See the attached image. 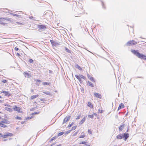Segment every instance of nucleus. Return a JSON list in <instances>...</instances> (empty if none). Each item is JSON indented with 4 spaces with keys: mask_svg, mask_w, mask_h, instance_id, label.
Listing matches in <instances>:
<instances>
[{
    "mask_svg": "<svg viewBox=\"0 0 146 146\" xmlns=\"http://www.w3.org/2000/svg\"><path fill=\"white\" fill-rule=\"evenodd\" d=\"M131 52L139 58L146 60V56L139 53L137 50H132Z\"/></svg>",
    "mask_w": 146,
    "mask_h": 146,
    "instance_id": "f257e3e1",
    "label": "nucleus"
},
{
    "mask_svg": "<svg viewBox=\"0 0 146 146\" xmlns=\"http://www.w3.org/2000/svg\"><path fill=\"white\" fill-rule=\"evenodd\" d=\"M80 79L83 78L84 80H85L86 79V78L85 76H83L82 75H80Z\"/></svg>",
    "mask_w": 146,
    "mask_h": 146,
    "instance_id": "a878e982",
    "label": "nucleus"
},
{
    "mask_svg": "<svg viewBox=\"0 0 146 146\" xmlns=\"http://www.w3.org/2000/svg\"><path fill=\"white\" fill-rule=\"evenodd\" d=\"M5 109L6 110H7L8 111H11V110H12L11 108H9L8 107H5Z\"/></svg>",
    "mask_w": 146,
    "mask_h": 146,
    "instance_id": "4be33fe9",
    "label": "nucleus"
},
{
    "mask_svg": "<svg viewBox=\"0 0 146 146\" xmlns=\"http://www.w3.org/2000/svg\"><path fill=\"white\" fill-rule=\"evenodd\" d=\"M44 98H42L41 99H40V100L41 101H44Z\"/></svg>",
    "mask_w": 146,
    "mask_h": 146,
    "instance_id": "864d4df0",
    "label": "nucleus"
},
{
    "mask_svg": "<svg viewBox=\"0 0 146 146\" xmlns=\"http://www.w3.org/2000/svg\"><path fill=\"white\" fill-rule=\"evenodd\" d=\"M87 143V142L86 141H83L81 142L80 143V144H86V143Z\"/></svg>",
    "mask_w": 146,
    "mask_h": 146,
    "instance_id": "a211bd4d",
    "label": "nucleus"
},
{
    "mask_svg": "<svg viewBox=\"0 0 146 146\" xmlns=\"http://www.w3.org/2000/svg\"><path fill=\"white\" fill-rule=\"evenodd\" d=\"M102 7L103 8H105V7H104V3L102 1Z\"/></svg>",
    "mask_w": 146,
    "mask_h": 146,
    "instance_id": "09e8293b",
    "label": "nucleus"
},
{
    "mask_svg": "<svg viewBox=\"0 0 146 146\" xmlns=\"http://www.w3.org/2000/svg\"><path fill=\"white\" fill-rule=\"evenodd\" d=\"M136 78H142V77H137Z\"/></svg>",
    "mask_w": 146,
    "mask_h": 146,
    "instance_id": "13d9d810",
    "label": "nucleus"
},
{
    "mask_svg": "<svg viewBox=\"0 0 146 146\" xmlns=\"http://www.w3.org/2000/svg\"><path fill=\"white\" fill-rule=\"evenodd\" d=\"M38 96V95L33 96H31V99H34L36 98Z\"/></svg>",
    "mask_w": 146,
    "mask_h": 146,
    "instance_id": "dca6fc26",
    "label": "nucleus"
},
{
    "mask_svg": "<svg viewBox=\"0 0 146 146\" xmlns=\"http://www.w3.org/2000/svg\"><path fill=\"white\" fill-rule=\"evenodd\" d=\"M86 116L84 117L82 119L81 121H80V123H79V124H80V125L82 124L83 123H84V122L86 120Z\"/></svg>",
    "mask_w": 146,
    "mask_h": 146,
    "instance_id": "9b49d317",
    "label": "nucleus"
},
{
    "mask_svg": "<svg viewBox=\"0 0 146 146\" xmlns=\"http://www.w3.org/2000/svg\"><path fill=\"white\" fill-rule=\"evenodd\" d=\"M33 62V60L32 59H30L29 60V62H30V63H32Z\"/></svg>",
    "mask_w": 146,
    "mask_h": 146,
    "instance_id": "4c0bfd02",
    "label": "nucleus"
},
{
    "mask_svg": "<svg viewBox=\"0 0 146 146\" xmlns=\"http://www.w3.org/2000/svg\"><path fill=\"white\" fill-rule=\"evenodd\" d=\"M2 98V97L1 96H0V98Z\"/></svg>",
    "mask_w": 146,
    "mask_h": 146,
    "instance_id": "69168bd1",
    "label": "nucleus"
},
{
    "mask_svg": "<svg viewBox=\"0 0 146 146\" xmlns=\"http://www.w3.org/2000/svg\"><path fill=\"white\" fill-rule=\"evenodd\" d=\"M88 77L90 80L92 82H95L94 78L91 76L90 75L88 74Z\"/></svg>",
    "mask_w": 146,
    "mask_h": 146,
    "instance_id": "1a4fd4ad",
    "label": "nucleus"
},
{
    "mask_svg": "<svg viewBox=\"0 0 146 146\" xmlns=\"http://www.w3.org/2000/svg\"><path fill=\"white\" fill-rule=\"evenodd\" d=\"M124 107V104H123L121 103L120 104L118 108V110H119L121 108H123Z\"/></svg>",
    "mask_w": 146,
    "mask_h": 146,
    "instance_id": "6e6552de",
    "label": "nucleus"
},
{
    "mask_svg": "<svg viewBox=\"0 0 146 146\" xmlns=\"http://www.w3.org/2000/svg\"><path fill=\"white\" fill-rule=\"evenodd\" d=\"M24 123V122H23V121H22V122H21V123H22V124H23V123Z\"/></svg>",
    "mask_w": 146,
    "mask_h": 146,
    "instance_id": "e2e57ef3",
    "label": "nucleus"
},
{
    "mask_svg": "<svg viewBox=\"0 0 146 146\" xmlns=\"http://www.w3.org/2000/svg\"><path fill=\"white\" fill-rule=\"evenodd\" d=\"M15 50L16 51H17L19 50V48L17 47H15Z\"/></svg>",
    "mask_w": 146,
    "mask_h": 146,
    "instance_id": "8fccbe9b",
    "label": "nucleus"
},
{
    "mask_svg": "<svg viewBox=\"0 0 146 146\" xmlns=\"http://www.w3.org/2000/svg\"><path fill=\"white\" fill-rule=\"evenodd\" d=\"M17 55H20L19 54V53H17Z\"/></svg>",
    "mask_w": 146,
    "mask_h": 146,
    "instance_id": "0e129e2a",
    "label": "nucleus"
},
{
    "mask_svg": "<svg viewBox=\"0 0 146 146\" xmlns=\"http://www.w3.org/2000/svg\"><path fill=\"white\" fill-rule=\"evenodd\" d=\"M88 133L89 134H92V132L91 130L90 129H88Z\"/></svg>",
    "mask_w": 146,
    "mask_h": 146,
    "instance_id": "a19ab883",
    "label": "nucleus"
},
{
    "mask_svg": "<svg viewBox=\"0 0 146 146\" xmlns=\"http://www.w3.org/2000/svg\"><path fill=\"white\" fill-rule=\"evenodd\" d=\"M24 75L25 77H26V76L27 75L28 76H29V74L27 73L24 72Z\"/></svg>",
    "mask_w": 146,
    "mask_h": 146,
    "instance_id": "f704fd0d",
    "label": "nucleus"
},
{
    "mask_svg": "<svg viewBox=\"0 0 146 146\" xmlns=\"http://www.w3.org/2000/svg\"><path fill=\"white\" fill-rule=\"evenodd\" d=\"M41 81L40 80H36V82H41Z\"/></svg>",
    "mask_w": 146,
    "mask_h": 146,
    "instance_id": "603ef678",
    "label": "nucleus"
},
{
    "mask_svg": "<svg viewBox=\"0 0 146 146\" xmlns=\"http://www.w3.org/2000/svg\"><path fill=\"white\" fill-rule=\"evenodd\" d=\"M50 42L52 45L56 46L60 44V43H58L53 40H50Z\"/></svg>",
    "mask_w": 146,
    "mask_h": 146,
    "instance_id": "39448f33",
    "label": "nucleus"
},
{
    "mask_svg": "<svg viewBox=\"0 0 146 146\" xmlns=\"http://www.w3.org/2000/svg\"><path fill=\"white\" fill-rule=\"evenodd\" d=\"M2 123H1V124H0V127H7V126L5 125L4 124Z\"/></svg>",
    "mask_w": 146,
    "mask_h": 146,
    "instance_id": "aec40b11",
    "label": "nucleus"
},
{
    "mask_svg": "<svg viewBox=\"0 0 146 146\" xmlns=\"http://www.w3.org/2000/svg\"><path fill=\"white\" fill-rule=\"evenodd\" d=\"M93 114L94 115H97V114L96 113H94Z\"/></svg>",
    "mask_w": 146,
    "mask_h": 146,
    "instance_id": "052dcab7",
    "label": "nucleus"
},
{
    "mask_svg": "<svg viewBox=\"0 0 146 146\" xmlns=\"http://www.w3.org/2000/svg\"><path fill=\"white\" fill-rule=\"evenodd\" d=\"M1 137H3V138H6L7 137V136L6 135V134L5 135H2V134L1 135Z\"/></svg>",
    "mask_w": 146,
    "mask_h": 146,
    "instance_id": "2f4dec72",
    "label": "nucleus"
},
{
    "mask_svg": "<svg viewBox=\"0 0 146 146\" xmlns=\"http://www.w3.org/2000/svg\"><path fill=\"white\" fill-rule=\"evenodd\" d=\"M64 133V132H61L58 134V136H59L62 135Z\"/></svg>",
    "mask_w": 146,
    "mask_h": 146,
    "instance_id": "c85d7f7f",
    "label": "nucleus"
},
{
    "mask_svg": "<svg viewBox=\"0 0 146 146\" xmlns=\"http://www.w3.org/2000/svg\"><path fill=\"white\" fill-rule=\"evenodd\" d=\"M88 117L92 119L93 118L94 116L93 115H88Z\"/></svg>",
    "mask_w": 146,
    "mask_h": 146,
    "instance_id": "7c9ffc66",
    "label": "nucleus"
},
{
    "mask_svg": "<svg viewBox=\"0 0 146 146\" xmlns=\"http://www.w3.org/2000/svg\"><path fill=\"white\" fill-rule=\"evenodd\" d=\"M6 135L7 136H11L13 134L12 133H9V132H7V133H6Z\"/></svg>",
    "mask_w": 146,
    "mask_h": 146,
    "instance_id": "393cba45",
    "label": "nucleus"
},
{
    "mask_svg": "<svg viewBox=\"0 0 146 146\" xmlns=\"http://www.w3.org/2000/svg\"><path fill=\"white\" fill-rule=\"evenodd\" d=\"M2 93L5 94V95L6 96H9L11 95V94L7 91H3Z\"/></svg>",
    "mask_w": 146,
    "mask_h": 146,
    "instance_id": "0eeeda50",
    "label": "nucleus"
},
{
    "mask_svg": "<svg viewBox=\"0 0 146 146\" xmlns=\"http://www.w3.org/2000/svg\"><path fill=\"white\" fill-rule=\"evenodd\" d=\"M16 23L17 24H15L16 25H18L19 26H21V25H23L22 23L18 22H16Z\"/></svg>",
    "mask_w": 146,
    "mask_h": 146,
    "instance_id": "bb28decb",
    "label": "nucleus"
},
{
    "mask_svg": "<svg viewBox=\"0 0 146 146\" xmlns=\"http://www.w3.org/2000/svg\"><path fill=\"white\" fill-rule=\"evenodd\" d=\"M99 112L101 113H102L103 112V111L102 110H98Z\"/></svg>",
    "mask_w": 146,
    "mask_h": 146,
    "instance_id": "3c124183",
    "label": "nucleus"
},
{
    "mask_svg": "<svg viewBox=\"0 0 146 146\" xmlns=\"http://www.w3.org/2000/svg\"><path fill=\"white\" fill-rule=\"evenodd\" d=\"M124 124H123L122 125H121L119 128V130L120 131H121L123 130V129L124 126Z\"/></svg>",
    "mask_w": 146,
    "mask_h": 146,
    "instance_id": "9d476101",
    "label": "nucleus"
},
{
    "mask_svg": "<svg viewBox=\"0 0 146 146\" xmlns=\"http://www.w3.org/2000/svg\"><path fill=\"white\" fill-rule=\"evenodd\" d=\"M79 81V82H82V80H81V79H80H80L79 80H78Z\"/></svg>",
    "mask_w": 146,
    "mask_h": 146,
    "instance_id": "6e6d98bb",
    "label": "nucleus"
},
{
    "mask_svg": "<svg viewBox=\"0 0 146 146\" xmlns=\"http://www.w3.org/2000/svg\"><path fill=\"white\" fill-rule=\"evenodd\" d=\"M54 144V143H53V144L52 145H51V146H52V145H53Z\"/></svg>",
    "mask_w": 146,
    "mask_h": 146,
    "instance_id": "338daca9",
    "label": "nucleus"
},
{
    "mask_svg": "<svg viewBox=\"0 0 146 146\" xmlns=\"http://www.w3.org/2000/svg\"><path fill=\"white\" fill-rule=\"evenodd\" d=\"M75 67L77 68L78 69L80 70H82V68H81V67H80V66L78 64H76V65H75Z\"/></svg>",
    "mask_w": 146,
    "mask_h": 146,
    "instance_id": "f3484780",
    "label": "nucleus"
},
{
    "mask_svg": "<svg viewBox=\"0 0 146 146\" xmlns=\"http://www.w3.org/2000/svg\"><path fill=\"white\" fill-rule=\"evenodd\" d=\"M129 134L128 133H124L118 135L117 136V138L119 139H122V138H124V140L126 141L127 139L129 137Z\"/></svg>",
    "mask_w": 146,
    "mask_h": 146,
    "instance_id": "f03ea898",
    "label": "nucleus"
},
{
    "mask_svg": "<svg viewBox=\"0 0 146 146\" xmlns=\"http://www.w3.org/2000/svg\"><path fill=\"white\" fill-rule=\"evenodd\" d=\"M42 92L43 93L45 94H46V95H51V93L49 91H44Z\"/></svg>",
    "mask_w": 146,
    "mask_h": 146,
    "instance_id": "2eb2a0df",
    "label": "nucleus"
},
{
    "mask_svg": "<svg viewBox=\"0 0 146 146\" xmlns=\"http://www.w3.org/2000/svg\"><path fill=\"white\" fill-rule=\"evenodd\" d=\"M5 106H10L9 105H8L7 104H6V105H5Z\"/></svg>",
    "mask_w": 146,
    "mask_h": 146,
    "instance_id": "bf43d9fd",
    "label": "nucleus"
},
{
    "mask_svg": "<svg viewBox=\"0 0 146 146\" xmlns=\"http://www.w3.org/2000/svg\"><path fill=\"white\" fill-rule=\"evenodd\" d=\"M33 118V116H32L31 117H27L26 119H30Z\"/></svg>",
    "mask_w": 146,
    "mask_h": 146,
    "instance_id": "ea45409f",
    "label": "nucleus"
},
{
    "mask_svg": "<svg viewBox=\"0 0 146 146\" xmlns=\"http://www.w3.org/2000/svg\"><path fill=\"white\" fill-rule=\"evenodd\" d=\"M1 122L2 123H5L7 124H9V121L5 119H3V121H1Z\"/></svg>",
    "mask_w": 146,
    "mask_h": 146,
    "instance_id": "ddd939ff",
    "label": "nucleus"
},
{
    "mask_svg": "<svg viewBox=\"0 0 146 146\" xmlns=\"http://www.w3.org/2000/svg\"><path fill=\"white\" fill-rule=\"evenodd\" d=\"M55 139V137H52L50 140V141H52L53 140H54Z\"/></svg>",
    "mask_w": 146,
    "mask_h": 146,
    "instance_id": "37998d69",
    "label": "nucleus"
},
{
    "mask_svg": "<svg viewBox=\"0 0 146 146\" xmlns=\"http://www.w3.org/2000/svg\"><path fill=\"white\" fill-rule=\"evenodd\" d=\"M71 117V115H69L67 117H65L63 120L62 124L63 125L64 123L70 120Z\"/></svg>",
    "mask_w": 146,
    "mask_h": 146,
    "instance_id": "20e7f679",
    "label": "nucleus"
},
{
    "mask_svg": "<svg viewBox=\"0 0 146 146\" xmlns=\"http://www.w3.org/2000/svg\"><path fill=\"white\" fill-rule=\"evenodd\" d=\"M137 44V42L133 40H130L128 42L126 45L128 46H130L135 44Z\"/></svg>",
    "mask_w": 146,
    "mask_h": 146,
    "instance_id": "7ed1b4c3",
    "label": "nucleus"
},
{
    "mask_svg": "<svg viewBox=\"0 0 146 146\" xmlns=\"http://www.w3.org/2000/svg\"><path fill=\"white\" fill-rule=\"evenodd\" d=\"M94 95H95L96 97L99 98H101L102 97L101 95L98 93H95Z\"/></svg>",
    "mask_w": 146,
    "mask_h": 146,
    "instance_id": "f8f14e48",
    "label": "nucleus"
},
{
    "mask_svg": "<svg viewBox=\"0 0 146 146\" xmlns=\"http://www.w3.org/2000/svg\"><path fill=\"white\" fill-rule=\"evenodd\" d=\"M74 123L73 122H72L71 124H69V125L68 126V127H71L73 124Z\"/></svg>",
    "mask_w": 146,
    "mask_h": 146,
    "instance_id": "473e14b6",
    "label": "nucleus"
},
{
    "mask_svg": "<svg viewBox=\"0 0 146 146\" xmlns=\"http://www.w3.org/2000/svg\"><path fill=\"white\" fill-rule=\"evenodd\" d=\"M42 84L44 85H49L50 83L48 82H45L42 83Z\"/></svg>",
    "mask_w": 146,
    "mask_h": 146,
    "instance_id": "412c9836",
    "label": "nucleus"
},
{
    "mask_svg": "<svg viewBox=\"0 0 146 146\" xmlns=\"http://www.w3.org/2000/svg\"><path fill=\"white\" fill-rule=\"evenodd\" d=\"M85 136V135H81L80 137L79 138H83Z\"/></svg>",
    "mask_w": 146,
    "mask_h": 146,
    "instance_id": "a18cd8bd",
    "label": "nucleus"
},
{
    "mask_svg": "<svg viewBox=\"0 0 146 146\" xmlns=\"http://www.w3.org/2000/svg\"><path fill=\"white\" fill-rule=\"evenodd\" d=\"M71 131H72V130H68V131H66V134H68V133H69L71 132Z\"/></svg>",
    "mask_w": 146,
    "mask_h": 146,
    "instance_id": "49530a36",
    "label": "nucleus"
},
{
    "mask_svg": "<svg viewBox=\"0 0 146 146\" xmlns=\"http://www.w3.org/2000/svg\"><path fill=\"white\" fill-rule=\"evenodd\" d=\"M88 85L89 86H91V87H94L93 84L92 82L88 81Z\"/></svg>",
    "mask_w": 146,
    "mask_h": 146,
    "instance_id": "5701e85b",
    "label": "nucleus"
},
{
    "mask_svg": "<svg viewBox=\"0 0 146 146\" xmlns=\"http://www.w3.org/2000/svg\"><path fill=\"white\" fill-rule=\"evenodd\" d=\"M39 113V112H35L34 113H33L32 114H38Z\"/></svg>",
    "mask_w": 146,
    "mask_h": 146,
    "instance_id": "de8ad7c7",
    "label": "nucleus"
},
{
    "mask_svg": "<svg viewBox=\"0 0 146 146\" xmlns=\"http://www.w3.org/2000/svg\"><path fill=\"white\" fill-rule=\"evenodd\" d=\"M88 106L90 107H91V106H92V104L91 103V102H88Z\"/></svg>",
    "mask_w": 146,
    "mask_h": 146,
    "instance_id": "79ce46f5",
    "label": "nucleus"
},
{
    "mask_svg": "<svg viewBox=\"0 0 146 146\" xmlns=\"http://www.w3.org/2000/svg\"><path fill=\"white\" fill-rule=\"evenodd\" d=\"M38 27L40 30H42L44 29H45L46 28V27L44 25H38Z\"/></svg>",
    "mask_w": 146,
    "mask_h": 146,
    "instance_id": "423d86ee",
    "label": "nucleus"
},
{
    "mask_svg": "<svg viewBox=\"0 0 146 146\" xmlns=\"http://www.w3.org/2000/svg\"><path fill=\"white\" fill-rule=\"evenodd\" d=\"M65 49L66 51V52H68V53H71V51L69 50L67 48L65 47Z\"/></svg>",
    "mask_w": 146,
    "mask_h": 146,
    "instance_id": "b1692460",
    "label": "nucleus"
},
{
    "mask_svg": "<svg viewBox=\"0 0 146 146\" xmlns=\"http://www.w3.org/2000/svg\"><path fill=\"white\" fill-rule=\"evenodd\" d=\"M10 14L11 15H13L14 16H17L18 17H20V15H17V14H14V13H11Z\"/></svg>",
    "mask_w": 146,
    "mask_h": 146,
    "instance_id": "6ab92c4d",
    "label": "nucleus"
},
{
    "mask_svg": "<svg viewBox=\"0 0 146 146\" xmlns=\"http://www.w3.org/2000/svg\"><path fill=\"white\" fill-rule=\"evenodd\" d=\"M3 19H4L5 20H7L8 21H10L11 19L10 18H3Z\"/></svg>",
    "mask_w": 146,
    "mask_h": 146,
    "instance_id": "58836bf2",
    "label": "nucleus"
},
{
    "mask_svg": "<svg viewBox=\"0 0 146 146\" xmlns=\"http://www.w3.org/2000/svg\"><path fill=\"white\" fill-rule=\"evenodd\" d=\"M2 82L4 83H7V80H3L2 81Z\"/></svg>",
    "mask_w": 146,
    "mask_h": 146,
    "instance_id": "72a5a7b5",
    "label": "nucleus"
},
{
    "mask_svg": "<svg viewBox=\"0 0 146 146\" xmlns=\"http://www.w3.org/2000/svg\"><path fill=\"white\" fill-rule=\"evenodd\" d=\"M75 77L78 80H79L80 78V75L79 76L78 75H76Z\"/></svg>",
    "mask_w": 146,
    "mask_h": 146,
    "instance_id": "c756f323",
    "label": "nucleus"
},
{
    "mask_svg": "<svg viewBox=\"0 0 146 146\" xmlns=\"http://www.w3.org/2000/svg\"><path fill=\"white\" fill-rule=\"evenodd\" d=\"M76 127L75 126L72 127V129L71 130H72V131L73 130H75L76 129Z\"/></svg>",
    "mask_w": 146,
    "mask_h": 146,
    "instance_id": "e433bc0d",
    "label": "nucleus"
},
{
    "mask_svg": "<svg viewBox=\"0 0 146 146\" xmlns=\"http://www.w3.org/2000/svg\"><path fill=\"white\" fill-rule=\"evenodd\" d=\"M14 109L15 110L18 111H20V108L19 107L15 106Z\"/></svg>",
    "mask_w": 146,
    "mask_h": 146,
    "instance_id": "4468645a",
    "label": "nucleus"
},
{
    "mask_svg": "<svg viewBox=\"0 0 146 146\" xmlns=\"http://www.w3.org/2000/svg\"><path fill=\"white\" fill-rule=\"evenodd\" d=\"M16 119H21V117H20L17 116L16 117Z\"/></svg>",
    "mask_w": 146,
    "mask_h": 146,
    "instance_id": "c03bdc74",
    "label": "nucleus"
},
{
    "mask_svg": "<svg viewBox=\"0 0 146 146\" xmlns=\"http://www.w3.org/2000/svg\"><path fill=\"white\" fill-rule=\"evenodd\" d=\"M49 72L52 73V71L51 70H49Z\"/></svg>",
    "mask_w": 146,
    "mask_h": 146,
    "instance_id": "4d7b16f0",
    "label": "nucleus"
},
{
    "mask_svg": "<svg viewBox=\"0 0 146 146\" xmlns=\"http://www.w3.org/2000/svg\"><path fill=\"white\" fill-rule=\"evenodd\" d=\"M2 102V101L1 100H0V102Z\"/></svg>",
    "mask_w": 146,
    "mask_h": 146,
    "instance_id": "774afa93",
    "label": "nucleus"
},
{
    "mask_svg": "<svg viewBox=\"0 0 146 146\" xmlns=\"http://www.w3.org/2000/svg\"><path fill=\"white\" fill-rule=\"evenodd\" d=\"M80 116H81V114H79L78 116L77 117H76V119H80Z\"/></svg>",
    "mask_w": 146,
    "mask_h": 146,
    "instance_id": "c9c22d12",
    "label": "nucleus"
},
{
    "mask_svg": "<svg viewBox=\"0 0 146 146\" xmlns=\"http://www.w3.org/2000/svg\"><path fill=\"white\" fill-rule=\"evenodd\" d=\"M7 140V139H3V141H6Z\"/></svg>",
    "mask_w": 146,
    "mask_h": 146,
    "instance_id": "680f3d73",
    "label": "nucleus"
},
{
    "mask_svg": "<svg viewBox=\"0 0 146 146\" xmlns=\"http://www.w3.org/2000/svg\"><path fill=\"white\" fill-rule=\"evenodd\" d=\"M33 18V17L32 16H31L30 17H29V18L30 19H32Z\"/></svg>",
    "mask_w": 146,
    "mask_h": 146,
    "instance_id": "5fc2aeb1",
    "label": "nucleus"
},
{
    "mask_svg": "<svg viewBox=\"0 0 146 146\" xmlns=\"http://www.w3.org/2000/svg\"><path fill=\"white\" fill-rule=\"evenodd\" d=\"M1 19H2V18H0V24H2V25H4L5 23L3 22V21L1 20Z\"/></svg>",
    "mask_w": 146,
    "mask_h": 146,
    "instance_id": "cd10ccee",
    "label": "nucleus"
}]
</instances>
